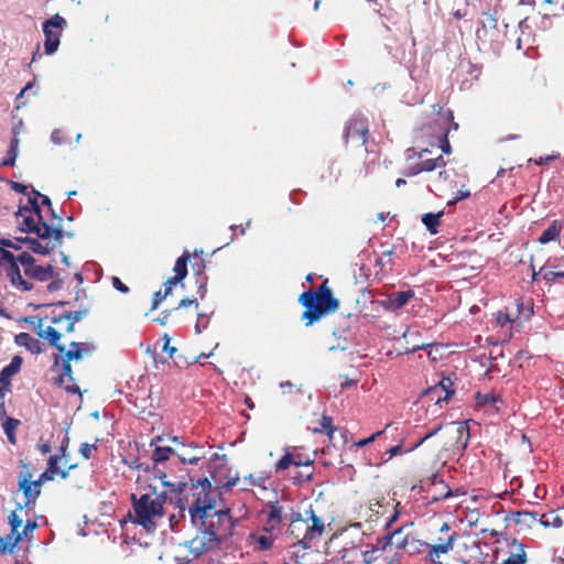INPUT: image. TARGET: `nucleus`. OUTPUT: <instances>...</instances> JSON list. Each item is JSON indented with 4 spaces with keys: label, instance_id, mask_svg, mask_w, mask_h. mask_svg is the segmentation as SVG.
Masks as SVG:
<instances>
[{
    "label": "nucleus",
    "instance_id": "nucleus-1",
    "mask_svg": "<svg viewBox=\"0 0 564 564\" xmlns=\"http://www.w3.org/2000/svg\"><path fill=\"white\" fill-rule=\"evenodd\" d=\"M234 525L229 509L214 510L206 518L199 520V534L187 541L185 545L192 556L196 558L231 536Z\"/></svg>",
    "mask_w": 564,
    "mask_h": 564
},
{
    "label": "nucleus",
    "instance_id": "nucleus-2",
    "mask_svg": "<svg viewBox=\"0 0 564 564\" xmlns=\"http://www.w3.org/2000/svg\"><path fill=\"white\" fill-rule=\"evenodd\" d=\"M451 124L455 130L458 129L452 111L447 116H440L424 124L417 132L416 145L408 149V158H422L424 154H432L434 148L440 149L442 153L449 154L452 148L447 137Z\"/></svg>",
    "mask_w": 564,
    "mask_h": 564
},
{
    "label": "nucleus",
    "instance_id": "nucleus-3",
    "mask_svg": "<svg viewBox=\"0 0 564 564\" xmlns=\"http://www.w3.org/2000/svg\"><path fill=\"white\" fill-rule=\"evenodd\" d=\"M131 500L135 513L134 522L149 531H153L158 520L164 516L166 492L159 491L155 486L149 485L142 488L139 498L132 494Z\"/></svg>",
    "mask_w": 564,
    "mask_h": 564
},
{
    "label": "nucleus",
    "instance_id": "nucleus-4",
    "mask_svg": "<svg viewBox=\"0 0 564 564\" xmlns=\"http://www.w3.org/2000/svg\"><path fill=\"white\" fill-rule=\"evenodd\" d=\"M219 492L217 488H214L207 478L198 480L196 484H192L189 487V494L183 499H180L181 510H185V503L188 508L191 520L194 524H197L199 520L206 518L214 510H216L217 499Z\"/></svg>",
    "mask_w": 564,
    "mask_h": 564
},
{
    "label": "nucleus",
    "instance_id": "nucleus-5",
    "mask_svg": "<svg viewBox=\"0 0 564 564\" xmlns=\"http://www.w3.org/2000/svg\"><path fill=\"white\" fill-rule=\"evenodd\" d=\"M299 302L305 307L302 319L306 321V326H311L323 315L335 312L339 307V301L333 296L328 288V280H325L316 291L303 292Z\"/></svg>",
    "mask_w": 564,
    "mask_h": 564
},
{
    "label": "nucleus",
    "instance_id": "nucleus-6",
    "mask_svg": "<svg viewBox=\"0 0 564 564\" xmlns=\"http://www.w3.org/2000/svg\"><path fill=\"white\" fill-rule=\"evenodd\" d=\"M433 436H437L441 448L445 452H463L469 440V427L464 422L440 423L422 436L413 446L416 448Z\"/></svg>",
    "mask_w": 564,
    "mask_h": 564
},
{
    "label": "nucleus",
    "instance_id": "nucleus-7",
    "mask_svg": "<svg viewBox=\"0 0 564 564\" xmlns=\"http://www.w3.org/2000/svg\"><path fill=\"white\" fill-rule=\"evenodd\" d=\"M37 335L42 338L48 340L50 345L57 349V354L53 355V367L52 370L59 366L61 358L64 357L68 360H80L85 354H89L90 349L88 345L85 343L72 341L69 344V349H66L65 345L59 343L62 338V329H55L52 326H47L45 329L42 328V323L40 322L37 326Z\"/></svg>",
    "mask_w": 564,
    "mask_h": 564
},
{
    "label": "nucleus",
    "instance_id": "nucleus-8",
    "mask_svg": "<svg viewBox=\"0 0 564 564\" xmlns=\"http://www.w3.org/2000/svg\"><path fill=\"white\" fill-rule=\"evenodd\" d=\"M457 539L458 533L447 522H444L438 529V535L432 538L431 542H427L430 547L429 560L433 564H442L440 561L441 555L449 553Z\"/></svg>",
    "mask_w": 564,
    "mask_h": 564
},
{
    "label": "nucleus",
    "instance_id": "nucleus-9",
    "mask_svg": "<svg viewBox=\"0 0 564 564\" xmlns=\"http://www.w3.org/2000/svg\"><path fill=\"white\" fill-rule=\"evenodd\" d=\"M171 442H173L176 447H171L169 445H156L155 449L152 454V459L155 463H164L171 456H176L182 464H191V465H197L199 460L203 459V455L200 456H193L187 457L185 455V447L187 445L178 440V437L173 436L169 437ZM188 447L197 448V445H194L193 443L188 444Z\"/></svg>",
    "mask_w": 564,
    "mask_h": 564
},
{
    "label": "nucleus",
    "instance_id": "nucleus-10",
    "mask_svg": "<svg viewBox=\"0 0 564 564\" xmlns=\"http://www.w3.org/2000/svg\"><path fill=\"white\" fill-rule=\"evenodd\" d=\"M20 230L23 232L35 234L39 238L46 239L53 237L55 241L59 242L63 239V230L58 227H52L47 223L43 221V218L39 221V217L33 213H24L20 216Z\"/></svg>",
    "mask_w": 564,
    "mask_h": 564
},
{
    "label": "nucleus",
    "instance_id": "nucleus-11",
    "mask_svg": "<svg viewBox=\"0 0 564 564\" xmlns=\"http://www.w3.org/2000/svg\"><path fill=\"white\" fill-rule=\"evenodd\" d=\"M19 264L18 258L12 252L0 247V267L4 270L11 284L23 291H30L33 289V284L22 279Z\"/></svg>",
    "mask_w": 564,
    "mask_h": 564
},
{
    "label": "nucleus",
    "instance_id": "nucleus-12",
    "mask_svg": "<svg viewBox=\"0 0 564 564\" xmlns=\"http://www.w3.org/2000/svg\"><path fill=\"white\" fill-rule=\"evenodd\" d=\"M65 26L66 20L58 13L54 14L51 19L44 21L42 28L45 36V54L52 55L57 51L62 36V31Z\"/></svg>",
    "mask_w": 564,
    "mask_h": 564
},
{
    "label": "nucleus",
    "instance_id": "nucleus-13",
    "mask_svg": "<svg viewBox=\"0 0 564 564\" xmlns=\"http://www.w3.org/2000/svg\"><path fill=\"white\" fill-rule=\"evenodd\" d=\"M310 520L311 524H308L307 520L300 517L294 519L289 525V531L295 533V530H304L302 541L310 543L319 539L325 531V524L323 520L315 514L313 509L310 510Z\"/></svg>",
    "mask_w": 564,
    "mask_h": 564
},
{
    "label": "nucleus",
    "instance_id": "nucleus-14",
    "mask_svg": "<svg viewBox=\"0 0 564 564\" xmlns=\"http://www.w3.org/2000/svg\"><path fill=\"white\" fill-rule=\"evenodd\" d=\"M420 487L426 491L429 502H436L454 496L453 490L449 489L447 484L441 479L437 474H432L431 476L421 479Z\"/></svg>",
    "mask_w": 564,
    "mask_h": 564
},
{
    "label": "nucleus",
    "instance_id": "nucleus-15",
    "mask_svg": "<svg viewBox=\"0 0 564 564\" xmlns=\"http://www.w3.org/2000/svg\"><path fill=\"white\" fill-rule=\"evenodd\" d=\"M18 260L23 268L24 274L29 279L45 282L54 276V270L51 264L45 267L37 265L35 259L28 252H22L18 256Z\"/></svg>",
    "mask_w": 564,
    "mask_h": 564
},
{
    "label": "nucleus",
    "instance_id": "nucleus-16",
    "mask_svg": "<svg viewBox=\"0 0 564 564\" xmlns=\"http://www.w3.org/2000/svg\"><path fill=\"white\" fill-rule=\"evenodd\" d=\"M369 135L368 120L364 117H352L346 127L345 140L351 141L359 145H365Z\"/></svg>",
    "mask_w": 564,
    "mask_h": 564
},
{
    "label": "nucleus",
    "instance_id": "nucleus-17",
    "mask_svg": "<svg viewBox=\"0 0 564 564\" xmlns=\"http://www.w3.org/2000/svg\"><path fill=\"white\" fill-rule=\"evenodd\" d=\"M59 365H61V369H59L58 377L55 378V384L65 389L68 393H73V394L79 393L80 394V389L76 384V382L73 378V368L70 365V360L62 357Z\"/></svg>",
    "mask_w": 564,
    "mask_h": 564
},
{
    "label": "nucleus",
    "instance_id": "nucleus-18",
    "mask_svg": "<svg viewBox=\"0 0 564 564\" xmlns=\"http://www.w3.org/2000/svg\"><path fill=\"white\" fill-rule=\"evenodd\" d=\"M314 459L307 455L286 453L274 465L275 473L284 471L291 466L308 468L313 465Z\"/></svg>",
    "mask_w": 564,
    "mask_h": 564
},
{
    "label": "nucleus",
    "instance_id": "nucleus-19",
    "mask_svg": "<svg viewBox=\"0 0 564 564\" xmlns=\"http://www.w3.org/2000/svg\"><path fill=\"white\" fill-rule=\"evenodd\" d=\"M384 539V547L393 545L398 550H405L409 544H415V538L406 531L405 525L388 532Z\"/></svg>",
    "mask_w": 564,
    "mask_h": 564
},
{
    "label": "nucleus",
    "instance_id": "nucleus-20",
    "mask_svg": "<svg viewBox=\"0 0 564 564\" xmlns=\"http://www.w3.org/2000/svg\"><path fill=\"white\" fill-rule=\"evenodd\" d=\"M414 297V291H398L393 292L386 300L381 302L383 308L395 312L402 308L411 299Z\"/></svg>",
    "mask_w": 564,
    "mask_h": 564
},
{
    "label": "nucleus",
    "instance_id": "nucleus-21",
    "mask_svg": "<svg viewBox=\"0 0 564 564\" xmlns=\"http://www.w3.org/2000/svg\"><path fill=\"white\" fill-rule=\"evenodd\" d=\"M30 474H28V477H24L19 481V488L22 490L23 495L25 496V502L24 506L19 505L18 510H22L24 507L29 508L31 505H35L36 499L41 495V488L35 481H31L29 479Z\"/></svg>",
    "mask_w": 564,
    "mask_h": 564
},
{
    "label": "nucleus",
    "instance_id": "nucleus-22",
    "mask_svg": "<svg viewBox=\"0 0 564 564\" xmlns=\"http://www.w3.org/2000/svg\"><path fill=\"white\" fill-rule=\"evenodd\" d=\"M203 254V250L199 251V254L197 250L194 252L195 260L192 262V270L194 272V275L197 276L196 282L199 284L198 286V293L199 296L203 299L207 292V276L204 275L205 272V260L200 257Z\"/></svg>",
    "mask_w": 564,
    "mask_h": 564
},
{
    "label": "nucleus",
    "instance_id": "nucleus-23",
    "mask_svg": "<svg viewBox=\"0 0 564 564\" xmlns=\"http://www.w3.org/2000/svg\"><path fill=\"white\" fill-rule=\"evenodd\" d=\"M267 519L263 524V530L265 532H273L279 530L280 524L283 519V507L279 505V502L271 503L268 507V511L265 512Z\"/></svg>",
    "mask_w": 564,
    "mask_h": 564
},
{
    "label": "nucleus",
    "instance_id": "nucleus-24",
    "mask_svg": "<svg viewBox=\"0 0 564 564\" xmlns=\"http://www.w3.org/2000/svg\"><path fill=\"white\" fill-rule=\"evenodd\" d=\"M421 159L422 160L419 163L409 169V172L406 173L408 176L416 175L421 172H432L445 166L446 164L442 154H438L435 159H423V156Z\"/></svg>",
    "mask_w": 564,
    "mask_h": 564
},
{
    "label": "nucleus",
    "instance_id": "nucleus-25",
    "mask_svg": "<svg viewBox=\"0 0 564 564\" xmlns=\"http://www.w3.org/2000/svg\"><path fill=\"white\" fill-rule=\"evenodd\" d=\"M83 316L84 313L80 311H68L61 314H54L51 321L54 325L65 324V333H73L75 329V324L79 322Z\"/></svg>",
    "mask_w": 564,
    "mask_h": 564
},
{
    "label": "nucleus",
    "instance_id": "nucleus-26",
    "mask_svg": "<svg viewBox=\"0 0 564 564\" xmlns=\"http://www.w3.org/2000/svg\"><path fill=\"white\" fill-rule=\"evenodd\" d=\"M541 514L535 511L520 510L511 513L512 521L521 529H530L539 522Z\"/></svg>",
    "mask_w": 564,
    "mask_h": 564
},
{
    "label": "nucleus",
    "instance_id": "nucleus-27",
    "mask_svg": "<svg viewBox=\"0 0 564 564\" xmlns=\"http://www.w3.org/2000/svg\"><path fill=\"white\" fill-rule=\"evenodd\" d=\"M22 366V358L14 356L11 362L0 371V382L4 384L7 389H11L12 377L18 373Z\"/></svg>",
    "mask_w": 564,
    "mask_h": 564
},
{
    "label": "nucleus",
    "instance_id": "nucleus-28",
    "mask_svg": "<svg viewBox=\"0 0 564 564\" xmlns=\"http://www.w3.org/2000/svg\"><path fill=\"white\" fill-rule=\"evenodd\" d=\"M539 523L544 528L557 529L564 525V508L542 513Z\"/></svg>",
    "mask_w": 564,
    "mask_h": 564
},
{
    "label": "nucleus",
    "instance_id": "nucleus-29",
    "mask_svg": "<svg viewBox=\"0 0 564 564\" xmlns=\"http://www.w3.org/2000/svg\"><path fill=\"white\" fill-rule=\"evenodd\" d=\"M15 343L19 346L25 347L32 354H41L44 351L43 344L32 337L29 333H20L15 336Z\"/></svg>",
    "mask_w": 564,
    "mask_h": 564
},
{
    "label": "nucleus",
    "instance_id": "nucleus-30",
    "mask_svg": "<svg viewBox=\"0 0 564 564\" xmlns=\"http://www.w3.org/2000/svg\"><path fill=\"white\" fill-rule=\"evenodd\" d=\"M434 392H443L444 395H443V399L444 401H447L449 400L454 393H455V389H454V382L449 379V378H443L441 381H438L435 386L429 388L426 391H425V395H431L433 394Z\"/></svg>",
    "mask_w": 564,
    "mask_h": 564
},
{
    "label": "nucleus",
    "instance_id": "nucleus-31",
    "mask_svg": "<svg viewBox=\"0 0 564 564\" xmlns=\"http://www.w3.org/2000/svg\"><path fill=\"white\" fill-rule=\"evenodd\" d=\"M391 556L386 553V547L373 549L364 553V564H389Z\"/></svg>",
    "mask_w": 564,
    "mask_h": 564
},
{
    "label": "nucleus",
    "instance_id": "nucleus-32",
    "mask_svg": "<svg viewBox=\"0 0 564 564\" xmlns=\"http://www.w3.org/2000/svg\"><path fill=\"white\" fill-rule=\"evenodd\" d=\"M562 229V224L558 220H553L552 224L541 234L539 242L542 245H546L551 241L558 240Z\"/></svg>",
    "mask_w": 564,
    "mask_h": 564
},
{
    "label": "nucleus",
    "instance_id": "nucleus-33",
    "mask_svg": "<svg viewBox=\"0 0 564 564\" xmlns=\"http://www.w3.org/2000/svg\"><path fill=\"white\" fill-rule=\"evenodd\" d=\"M341 175V169L336 161H332L321 174V180L330 185L337 183Z\"/></svg>",
    "mask_w": 564,
    "mask_h": 564
},
{
    "label": "nucleus",
    "instance_id": "nucleus-34",
    "mask_svg": "<svg viewBox=\"0 0 564 564\" xmlns=\"http://www.w3.org/2000/svg\"><path fill=\"white\" fill-rule=\"evenodd\" d=\"M475 402L477 406H488L491 412H497L499 410L497 403L501 402V400L494 393L477 392L475 394Z\"/></svg>",
    "mask_w": 564,
    "mask_h": 564
},
{
    "label": "nucleus",
    "instance_id": "nucleus-35",
    "mask_svg": "<svg viewBox=\"0 0 564 564\" xmlns=\"http://www.w3.org/2000/svg\"><path fill=\"white\" fill-rule=\"evenodd\" d=\"M415 335H417V333H412V332H405L404 335H403V338L405 340V348H404V352L405 354H412V352H415L420 349H425L427 347H431L432 344L430 343H416V340H412V337H414Z\"/></svg>",
    "mask_w": 564,
    "mask_h": 564
},
{
    "label": "nucleus",
    "instance_id": "nucleus-36",
    "mask_svg": "<svg viewBox=\"0 0 564 564\" xmlns=\"http://www.w3.org/2000/svg\"><path fill=\"white\" fill-rule=\"evenodd\" d=\"M19 137L18 132H14L13 138L10 141V145L7 152V158L3 160L2 165L4 166H13L15 164V160L19 153Z\"/></svg>",
    "mask_w": 564,
    "mask_h": 564
},
{
    "label": "nucleus",
    "instance_id": "nucleus-37",
    "mask_svg": "<svg viewBox=\"0 0 564 564\" xmlns=\"http://www.w3.org/2000/svg\"><path fill=\"white\" fill-rule=\"evenodd\" d=\"M444 215V212L441 210L436 214L427 213L423 215L422 223L426 227V229L432 234L435 235L438 232V226H440V218Z\"/></svg>",
    "mask_w": 564,
    "mask_h": 564
},
{
    "label": "nucleus",
    "instance_id": "nucleus-38",
    "mask_svg": "<svg viewBox=\"0 0 564 564\" xmlns=\"http://www.w3.org/2000/svg\"><path fill=\"white\" fill-rule=\"evenodd\" d=\"M189 260L191 253L188 251H184L175 261L173 271L175 272V275L182 280L187 275V264Z\"/></svg>",
    "mask_w": 564,
    "mask_h": 564
},
{
    "label": "nucleus",
    "instance_id": "nucleus-39",
    "mask_svg": "<svg viewBox=\"0 0 564 564\" xmlns=\"http://www.w3.org/2000/svg\"><path fill=\"white\" fill-rule=\"evenodd\" d=\"M24 213H33L39 217V221L42 219L41 207L35 197H29L28 205L20 206L18 212L15 213V217L19 219V216H23Z\"/></svg>",
    "mask_w": 564,
    "mask_h": 564
},
{
    "label": "nucleus",
    "instance_id": "nucleus-40",
    "mask_svg": "<svg viewBox=\"0 0 564 564\" xmlns=\"http://www.w3.org/2000/svg\"><path fill=\"white\" fill-rule=\"evenodd\" d=\"M270 474L265 471L252 473L243 477L249 486L265 488V482L269 480Z\"/></svg>",
    "mask_w": 564,
    "mask_h": 564
},
{
    "label": "nucleus",
    "instance_id": "nucleus-41",
    "mask_svg": "<svg viewBox=\"0 0 564 564\" xmlns=\"http://www.w3.org/2000/svg\"><path fill=\"white\" fill-rule=\"evenodd\" d=\"M20 425V421L13 417H7L3 422V431L11 444H15V430Z\"/></svg>",
    "mask_w": 564,
    "mask_h": 564
},
{
    "label": "nucleus",
    "instance_id": "nucleus-42",
    "mask_svg": "<svg viewBox=\"0 0 564 564\" xmlns=\"http://www.w3.org/2000/svg\"><path fill=\"white\" fill-rule=\"evenodd\" d=\"M17 534L18 533H13L11 531L6 536H3V538L0 536V553L1 554H7V553L13 552L14 547L19 544V543H15Z\"/></svg>",
    "mask_w": 564,
    "mask_h": 564
},
{
    "label": "nucleus",
    "instance_id": "nucleus-43",
    "mask_svg": "<svg viewBox=\"0 0 564 564\" xmlns=\"http://www.w3.org/2000/svg\"><path fill=\"white\" fill-rule=\"evenodd\" d=\"M61 457L58 455H52L50 456L47 460V469L48 473L54 475H59L61 478L66 479L68 477V470H62L59 469L58 463Z\"/></svg>",
    "mask_w": 564,
    "mask_h": 564
},
{
    "label": "nucleus",
    "instance_id": "nucleus-44",
    "mask_svg": "<svg viewBox=\"0 0 564 564\" xmlns=\"http://www.w3.org/2000/svg\"><path fill=\"white\" fill-rule=\"evenodd\" d=\"M336 429L333 425V419L324 415L321 421V429H314L316 433H326L329 438H333Z\"/></svg>",
    "mask_w": 564,
    "mask_h": 564
},
{
    "label": "nucleus",
    "instance_id": "nucleus-45",
    "mask_svg": "<svg viewBox=\"0 0 564 564\" xmlns=\"http://www.w3.org/2000/svg\"><path fill=\"white\" fill-rule=\"evenodd\" d=\"M37 528L35 521L28 520L23 530L17 534L15 543H20L22 540L32 538V532Z\"/></svg>",
    "mask_w": 564,
    "mask_h": 564
},
{
    "label": "nucleus",
    "instance_id": "nucleus-46",
    "mask_svg": "<svg viewBox=\"0 0 564 564\" xmlns=\"http://www.w3.org/2000/svg\"><path fill=\"white\" fill-rule=\"evenodd\" d=\"M405 551H408L410 554L424 553V552H426L429 554L430 547H429L427 542H423L421 540L415 539V544H409V546H406Z\"/></svg>",
    "mask_w": 564,
    "mask_h": 564
},
{
    "label": "nucleus",
    "instance_id": "nucleus-47",
    "mask_svg": "<svg viewBox=\"0 0 564 564\" xmlns=\"http://www.w3.org/2000/svg\"><path fill=\"white\" fill-rule=\"evenodd\" d=\"M8 521H9V524L11 527V531L13 533H19V528L22 525L23 523V520L22 518L18 514V510H13L10 512V514L8 516Z\"/></svg>",
    "mask_w": 564,
    "mask_h": 564
},
{
    "label": "nucleus",
    "instance_id": "nucleus-48",
    "mask_svg": "<svg viewBox=\"0 0 564 564\" xmlns=\"http://www.w3.org/2000/svg\"><path fill=\"white\" fill-rule=\"evenodd\" d=\"M29 243V248L35 252V253H40V254H46L48 253L50 251V248L47 246H43L37 239H33V238H26L25 239Z\"/></svg>",
    "mask_w": 564,
    "mask_h": 564
},
{
    "label": "nucleus",
    "instance_id": "nucleus-49",
    "mask_svg": "<svg viewBox=\"0 0 564 564\" xmlns=\"http://www.w3.org/2000/svg\"><path fill=\"white\" fill-rule=\"evenodd\" d=\"M209 321H210V315H208L206 313H198L196 324H195L196 333L200 334L204 329H206L209 324Z\"/></svg>",
    "mask_w": 564,
    "mask_h": 564
},
{
    "label": "nucleus",
    "instance_id": "nucleus-50",
    "mask_svg": "<svg viewBox=\"0 0 564 564\" xmlns=\"http://www.w3.org/2000/svg\"><path fill=\"white\" fill-rule=\"evenodd\" d=\"M95 452H97L96 444L83 443L79 447L80 455L86 459H89Z\"/></svg>",
    "mask_w": 564,
    "mask_h": 564
},
{
    "label": "nucleus",
    "instance_id": "nucleus-51",
    "mask_svg": "<svg viewBox=\"0 0 564 564\" xmlns=\"http://www.w3.org/2000/svg\"><path fill=\"white\" fill-rule=\"evenodd\" d=\"M313 475H314V469H310L308 473L299 471L297 474L292 476V479H293L294 484H302L304 481H311L313 479Z\"/></svg>",
    "mask_w": 564,
    "mask_h": 564
},
{
    "label": "nucleus",
    "instance_id": "nucleus-52",
    "mask_svg": "<svg viewBox=\"0 0 564 564\" xmlns=\"http://www.w3.org/2000/svg\"><path fill=\"white\" fill-rule=\"evenodd\" d=\"M484 15H485V25L496 29L497 22H498L497 10L494 9L492 11L485 12Z\"/></svg>",
    "mask_w": 564,
    "mask_h": 564
},
{
    "label": "nucleus",
    "instance_id": "nucleus-53",
    "mask_svg": "<svg viewBox=\"0 0 564 564\" xmlns=\"http://www.w3.org/2000/svg\"><path fill=\"white\" fill-rule=\"evenodd\" d=\"M527 555L524 552L511 554L506 561L505 564H525Z\"/></svg>",
    "mask_w": 564,
    "mask_h": 564
},
{
    "label": "nucleus",
    "instance_id": "nucleus-54",
    "mask_svg": "<svg viewBox=\"0 0 564 564\" xmlns=\"http://www.w3.org/2000/svg\"><path fill=\"white\" fill-rule=\"evenodd\" d=\"M172 312L173 310L162 311L156 317L153 318V322L161 326L166 325L172 315Z\"/></svg>",
    "mask_w": 564,
    "mask_h": 564
},
{
    "label": "nucleus",
    "instance_id": "nucleus-55",
    "mask_svg": "<svg viewBox=\"0 0 564 564\" xmlns=\"http://www.w3.org/2000/svg\"><path fill=\"white\" fill-rule=\"evenodd\" d=\"M400 508H401V503L397 502L393 508V513L389 517V519L386 523V529H390L392 527V524L398 521V519L400 517Z\"/></svg>",
    "mask_w": 564,
    "mask_h": 564
},
{
    "label": "nucleus",
    "instance_id": "nucleus-56",
    "mask_svg": "<svg viewBox=\"0 0 564 564\" xmlns=\"http://www.w3.org/2000/svg\"><path fill=\"white\" fill-rule=\"evenodd\" d=\"M272 535H261L258 539V543L261 550H269L273 545Z\"/></svg>",
    "mask_w": 564,
    "mask_h": 564
},
{
    "label": "nucleus",
    "instance_id": "nucleus-57",
    "mask_svg": "<svg viewBox=\"0 0 564 564\" xmlns=\"http://www.w3.org/2000/svg\"><path fill=\"white\" fill-rule=\"evenodd\" d=\"M384 431H386V429H384V430H382V431H378V432H376V433L371 434V435H370L369 437H367V438H364V440L358 441V442L356 443V446H357V447H364V446H366V445H368V444H370V443L375 442V440H376L377 437H379L380 435H382V434L384 433Z\"/></svg>",
    "mask_w": 564,
    "mask_h": 564
},
{
    "label": "nucleus",
    "instance_id": "nucleus-58",
    "mask_svg": "<svg viewBox=\"0 0 564 564\" xmlns=\"http://www.w3.org/2000/svg\"><path fill=\"white\" fill-rule=\"evenodd\" d=\"M543 278H544L547 282H553V281H555L557 278H564V271L546 270V271L543 273Z\"/></svg>",
    "mask_w": 564,
    "mask_h": 564
},
{
    "label": "nucleus",
    "instance_id": "nucleus-59",
    "mask_svg": "<svg viewBox=\"0 0 564 564\" xmlns=\"http://www.w3.org/2000/svg\"><path fill=\"white\" fill-rule=\"evenodd\" d=\"M111 282L117 291L124 294L129 292V288L118 276H112Z\"/></svg>",
    "mask_w": 564,
    "mask_h": 564
},
{
    "label": "nucleus",
    "instance_id": "nucleus-60",
    "mask_svg": "<svg viewBox=\"0 0 564 564\" xmlns=\"http://www.w3.org/2000/svg\"><path fill=\"white\" fill-rule=\"evenodd\" d=\"M166 297L163 296V293L161 290L156 291L154 294H153V300H152V305H151V310H156L159 307V305L165 300Z\"/></svg>",
    "mask_w": 564,
    "mask_h": 564
},
{
    "label": "nucleus",
    "instance_id": "nucleus-61",
    "mask_svg": "<svg viewBox=\"0 0 564 564\" xmlns=\"http://www.w3.org/2000/svg\"><path fill=\"white\" fill-rule=\"evenodd\" d=\"M163 486L165 487H170L171 488V491H180V492H183L186 487H187V484L186 482H178L177 485L175 484H171V482H167V481H164L163 482Z\"/></svg>",
    "mask_w": 564,
    "mask_h": 564
},
{
    "label": "nucleus",
    "instance_id": "nucleus-62",
    "mask_svg": "<svg viewBox=\"0 0 564 564\" xmlns=\"http://www.w3.org/2000/svg\"><path fill=\"white\" fill-rule=\"evenodd\" d=\"M189 305H194L195 307H198V302L196 299H188V297H185V299H182L177 305V307H175L174 310H178L181 307H186V306H189Z\"/></svg>",
    "mask_w": 564,
    "mask_h": 564
},
{
    "label": "nucleus",
    "instance_id": "nucleus-63",
    "mask_svg": "<svg viewBox=\"0 0 564 564\" xmlns=\"http://www.w3.org/2000/svg\"><path fill=\"white\" fill-rule=\"evenodd\" d=\"M55 477L54 474L48 473V469H46L44 473H42L39 477V479L34 480L40 487L44 481L53 480Z\"/></svg>",
    "mask_w": 564,
    "mask_h": 564
},
{
    "label": "nucleus",
    "instance_id": "nucleus-64",
    "mask_svg": "<svg viewBox=\"0 0 564 564\" xmlns=\"http://www.w3.org/2000/svg\"><path fill=\"white\" fill-rule=\"evenodd\" d=\"M402 452V445L399 444V445H395V446H392L390 447L384 454L388 455V459H391L393 456L400 454Z\"/></svg>",
    "mask_w": 564,
    "mask_h": 564
}]
</instances>
